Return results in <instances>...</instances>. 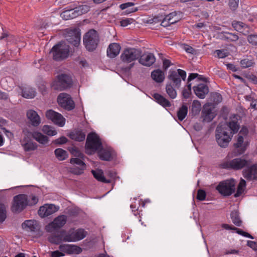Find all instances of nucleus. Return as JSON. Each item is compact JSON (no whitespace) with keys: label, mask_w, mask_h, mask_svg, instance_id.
<instances>
[{"label":"nucleus","mask_w":257,"mask_h":257,"mask_svg":"<svg viewBox=\"0 0 257 257\" xmlns=\"http://www.w3.org/2000/svg\"><path fill=\"white\" fill-rule=\"evenodd\" d=\"M235 184L236 181L231 178L220 182L216 189L221 195L228 196L234 192Z\"/></svg>","instance_id":"nucleus-8"},{"label":"nucleus","mask_w":257,"mask_h":257,"mask_svg":"<svg viewBox=\"0 0 257 257\" xmlns=\"http://www.w3.org/2000/svg\"><path fill=\"white\" fill-rule=\"evenodd\" d=\"M22 227L32 232H35L39 230V226L37 221L34 220H28L22 223Z\"/></svg>","instance_id":"nucleus-27"},{"label":"nucleus","mask_w":257,"mask_h":257,"mask_svg":"<svg viewBox=\"0 0 257 257\" xmlns=\"http://www.w3.org/2000/svg\"><path fill=\"white\" fill-rule=\"evenodd\" d=\"M34 139L39 143L44 145L46 144L49 141L48 137L37 132H34Z\"/></svg>","instance_id":"nucleus-38"},{"label":"nucleus","mask_w":257,"mask_h":257,"mask_svg":"<svg viewBox=\"0 0 257 257\" xmlns=\"http://www.w3.org/2000/svg\"><path fill=\"white\" fill-rule=\"evenodd\" d=\"M47 118L51 119L54 123L60 126H63L65 124V119L59 113L52 109L48 110L46 112Z\"/></svg>","instance_id":"nucleus-16"},{"label":"nucleus","mask_w":257,"mask_h":257,"mask_svg":"<svg viewBox=\"0 0 257 257\" xmlns=\"http://www.w3.org/2000/svg\"><path fill=\"white\" fill-rule=\"evenodd\" d=\"M67 140H68L66 137L62 136V137L58 138V139H56L54 141V142L56 144L62 145V144H65L67 142Z\"/></svg>","instance_id":"nucleus-57"},{"label":"nucleus","mask_w":257,"mask_h":257,"mask_svg":"<svg viewBox=\"0 0 257 257\" xmlns=\"http://www.w3.org/2000/svg\"><path fill=\"white\" fill-rule=\"evenodd\" d=\"M134 22V20L132 18H126L120 21V25L122 27H126L129 24H132Z\"/></svg>","instance_id":"nucleus-55"},{"label":"nucleus","mask_w":257,"mask_h":257,"mask_svg":"<svg viewBox=\"0 0 257 257\" xmlns=\"http://www.w3.org/2000/svg\"><path fill=\"white\" fill-rule=\"evenodd\" d=\"M171 65V62L169 60L164 59L163 60V67L165 70H166Z\"/></svg>","instance_id":"nucleus-60"},{"label":"nucleus","mask_w":257,"mask_h":257,"mask_svg":"<svg viewBox=\"0 0 257 257\" xmlns=\"http://www.w3.org/2000/svg\"><path fill=\"white\" fill-rule=\"evenodd\" d=\"M83 42L87 50L90 52L93 51L96 49L99 42L97 31L93 29L89 30L84 35Z\"/></svg>","instance_id":"nucleus-3"},{"label":"nucleus","mask_w":257,"mask_h":257,"mask_svg":"<svg viewBox=\"0 0 257 257\" xmlns=\"http://www.w3.org/2000/svg\"><path fill=\"white\" fill-rule=\"evenodd\" d=\"M215 52L219 58H224L227 56L226 53L222 50H217Z\"/></svg>","instance_id":"nucleus-59"},{"label":"nucleus","mask_w":257,"mask_h":257,"mask_svg":"<svg viewBox=\"0 0 257 257\" xmlns=\"http://www.w3.org/2000/svg\"><path fill=\"white\" fill-rule=\"evenodd\" d=\"M72 85L73 80L71 76L69 74L62 73L57 76L53 87L55 90L62 91L71 88Z\"/></svg>","instance_id":"nucleus-5"},{"label":"nucleus","mask_w":257,"mask_h":257,"mask_svg":"<svg viewBox=\"0 0 257 257\" xmlns=\"http://www.w3.org/2000/svg\"><path fill=\"white\" fill-rule=\"evenodd\" d=\"M67 216L65 215H59L54 220L46 226L45 229L47 232H52L56 229L63 227L66 223Z\"/></svg>","instance_id":"nucleus-14"},{"label":"nucleus","mask_w":257,"mask_h":257,"mask_svg":"<svg viewBox=\"0 0 257 257\" xmlns=\"http://www.w3.org/2000/svg\"><path fill=\"white\" fill-rule=\"evenodd\" d=\"M247 146V143H243V138L241 135L238 137L236 143L234 144V146L235 148H240L239 154H241L245 152Z\"/></svg>","instance_id":"nucleus-33"},{"label":"nucleus","mask_w":257,"mask_h":257,"mask_svg":"<svg viewBox=\"0 0 257 257\" xmlns=\"http://www.w3.org/2000/svg\"><path fill=\"white\" fill-rule=\"evenodd\" d=\"M240 116L237 114H233L230 116L229 120L227 122V126L229 130H227L230 134L233 135L237 133L239 130L240 124L238 120Z\"/></svg>","instance_id":"nucleus-18"},{"label":"nucleus","mask_w":257,"mask_h":257,"mask_svg":"<svg viewBox=\"0 0 257 257\" xmlns=\"http://www.w3.org/2000/svg\"><path fill=\"white\" fill-rule=\"evenodd\" d=\"M38 201V198L34 195L19 194L14 197L12 210L13 212H20L27 206L34 205Z\"/></svg>","instance_id":"nucleus-1"},{"label":"nucleus","mask_w":257,"mask_h":257,"mask_svg":"<svg viewBox=\"0 0 257 257\" xmlns=\"http://www.w3.org/2000/svg\"><path fill=\"white\" fill-rule=\"evenodd\" d=\"M225 38L230 41H236L238 40V36L234 34H232L230 33H226V35L225 36Z\"/></svg>","instance_id":"nucleus-51"},{"label":"nucleus","mask_w":257,"mask_h":257,"mask_svg":"<svg viewBox=\"0 0 257 257\" xmlns=\"http://www.w3.org/2000/svg\"><path fill=\"white\" fill-rule=\"evenodd\" d=\"M120 46L116 43L110 44L107 50V56L111 58L115 57L120 52Z\"/></svg>","instance_id":"nucleus-26"},{"label":"nucleus","mask_w":257,"mask_h":257,"mask_svg":"<svg viewBox=\"0 0 257 257\" xmlns=\"http://www.w3.org/2000/svg\"><path fill=\"white\" fill-rule=\"evenodd\" d=\"M249 43L254 46H257V35H249L247 36Z\"/></svg>","instance_id":"nucleus-53"},{"label":"nucleus","mask_w":257,"mask_h":257,"mask_svg":"<svg viewBox=\"0 0 257 257\" xmlns=\"http://www.w3.org/2000/svg\"><path fill=\"white\" fill-rule=\"evenodd\" d=\"M36 92L34 88L26 87L22 90V96L26 98H33L36 96Z\"/></svg>","instance_id":"nucleus-36"},{"label":"nucleus","mask_w":257,"mask_h":257,"mask_svg":"<svg viewBox=\"0 0 257 257\" xmlns=\"http://www.w3.org/2000/svg\"><path fill=\"white\" fill-rule=\"evenodd\" d=\"M179 19L176 12H172L165 17H163V20L162 23H160V25L164 27H168L171 24L177 23L179 21Z\"/></svg>","instance_id":"nucleus-20"},{"label":"nucleus","mask_w":257,"mask_h":257,"mask_svg":"<svg viewBox=\"0 0 257 257\" xmlns=\"http://www.w3.org/2000/svg\"><path fill=\"white\" fill-rule=\"evenodd\" d=\"M98 154L101 160L109 161L113 159V151L111 149L101 148L99 150Z\"/></svg>","instance_id":"nucleus-28"},{"label":"nucleus","mask_w":257,"mask_h":257,"mask_svg":"<svg viewBox=\"0 0 257 257\" xmlns=\"http://www.w3.org/2000/svg\"><path fill=\"white\" fill-rule=\"evenodd\" d=\"M248 133V128H247L246 126H243L240 132H239V134L244 136H246L247 135Z\"/></svg>","instance_id":"nucleus-62"},{"label":"nucleus","mask_w":257,"mask_h":257,"mask_svg":"<svg viewBox=\"0 0 257 257\" xmlns=\"http://www.w3.org/2000/svg\"><path fill=\"white\" fill-rule=\"evenodd\" d=\"M251 160H246L243 158H236L230 160L223 162L220 167L223 169L240 170L247 167L251 163Z\"/></svg>","instance_id":"nucleus-2"},{"label":"nucleus","mask_w":257,"mask_h":257,"mask_svg":"<svg viewBox=\"0 0 257 257\" xmlns=\"http://www.w3.org/2000/svg\"><path fill=\"white\" fill-rule=\"evenodd\" d=\"M91 173L93 174L94 177L99 182L105 183H109L111 182L110 180H107L105 178L103 175V172L101 170H92Z\"/></svg>","instance_id":"nucleus-31"},{"label":"nucleus","mask_w":257,"mask_h":257,"mask_svg":"<svg viewBox=\"0 0 257 257\" xmlns=\"http://www.w3.org/2000/svg\"><path fill=\"white\" fill-rule=\"evenodd\" d=\"M199 76V74L197 73H190L188 78V81L190 82L191 80L194 79Z\"/></svg>","instance_id":"nucleus-64"},{"label":"nucleus","mask_w":257,"mask_h":257,"mask_svg":"<svg viewBox=\"0 0 257 257\" xmlns=\"http://www.w3.org/2000/svg\"><path fill=\"white\" fill-rule=\"evenodd\" d=\"M186 77V73L184 70L178 69L177 71L170 70L168 76V79L171 80L177 88L180 86L181 80H185Z\"/></svg>","instance_id":"nucleus-12"},{"label":"nucleus","mask_w":257,"mask_h":257,"mask_svg":"<svg viewBox=\"0 0 257 257\" xmlns=\"http://www.w3.org/2000/svg\"><path fill=\"white\" fill-rule=\"evenodd\" d=\"M59 248L61 251L68 253H79L82 250L81 247L73 244H61L59 246Z\"/></svg>","instance_id":"nucleus-24"},{"label":"nucleus","mask_w":257,"mask_h":257,"mask_svg":"<svg viewBox=\"0 0 257 257\" xmlns=\"http://www.w3.org/2000/svg\"><path fill=\"white\" fill-rule=\"evenodd\" d=\"M238 2L236 0H229V6L232 10H235L238 7Z\"/></svg>","instance_id":"nucleus-56"},{"label":"nucleus","mask_w":257,"mask_h":257,"mask_svg":"<svg viewBox=\"0 0 257 257\" xmlns=\"http://www.w3.org/2000/svg\"><path fill=\"white\" fill-rule=\"evenodd\" d=\"M86 236V232L83 229L75 230L74 228L70 229L64 234L63 241L67 242H75L80 240Z\"/></svg>","instance_id":"nucleus-10"},{"label":"nucleus","mask_w":257,"mask_h":257,"mask_svg":"<svg viewBox=\"0 0 257 257\" xmlns=\"http://www.w3.org/2000/svg\"><path fill=\"white\" fill-rule=\"evenodd\" d=\"M26 152L34 151L37 149L38 145L33 141H29L21 144Z\"/></svg>","instance_id":"nucleus-42"},{"label":"nucleus","mask_w":257,"mask_h":257,"mask_svg":"<svg viewBox=\"0 0 257 257\" xmlns=\"http://www.w3.org/2000/svg\"><path fill=\"white\" fill-rule=\"evenodd\" d=\"M59 209V206L54 204H45L40 207L38 210V214L41 217H45L53 214Z\"/></svg>","instance_id":"nucleus-17"},{"label":"nucleus","mask_w":257,"mask_h":257,"mask_svg":"<svg viewBox=\"0 0 257 257\" xmlns=\"http://www.w3.org/2000/svg\"><path fill=\"white\" fill-rule=\"evenodd\" d=\"M156 58L153 54L149 53L144 54L140 57L139 62L143 65L150 66L155 62Z\"/></svg>","instance_id":"nucleus-23"},{"label":"nucleus","mask_w":257,"mask_h":257,"mask_svg":"<svg viewBox=\"0 0 257 257\" xmlns=\"http://www.w3.org/2000/svg\"><path fill=\"white\" fill-rule=\"evenodd\" d=\"M245 168L242 171L243 176L247 180H257V165H250Z\"/></svg>","instance_id":"nucleus-19"},{"label":"nucleus","mask_w":257,"mask_h":257,"mask_svg":"<svg viewBox=\"0 0 257 257\" xmlns=\"http://www.w3.org/2000/svg\"><path fill=\"white\" fill-rule=\"evenodd\" d=\"M76 9H78L76 11L80 12L79 15L86 13L89 11V7L86 5L81 6Z\"/></svg>","instance_id":"nucleus-54"},{"label":"nucleus","mask_w":257,"mask_h":257,"mask_svg":"<svg viewBox=\"0 0 257 257\" xmlns=\"http://www.w3.org/2000/svg\"><path fill=\"white\" fill-rule=\"evenodd\" d=\"M23 138L21 140V144L29 141H32V138H34V132H30L28 129H24L23 131Z\"/></svg>","instance_id":"nucleus-37"},{"label":"nucleus","mask_w":257,"mask_h":257,"mask_svg":"<svg viewBox=\"0 0 257 257\" xmlns=\"http://www.w3.org/2000/svg\"><path fill=\"white\" fill-rule=\"evenodd\" d=\"M68 136L72 140L82 142L85 140V134L81 131L77 130L71 132Z\"/></svg>","instance_id":"nucleus-30"},{"label":"nucleus","mask_w":257,"mask_h":257,"mask_svg":"<svg viewBox=\"0 0 257 257\" xmlns=\"http://www.w3.org/2000/svg\"><path fill=\"white\" fill-rule=\"evenodd\" d=\"M6 218V208L4 204H0V223H2Z\"/></svg>","instance_id":"nucleus-47"},{"label":"nucleus","mask_w":257,"mask_h":257,"mask_svg":"<svg viewBox=\"0 0 257 257\" xmlns=\"http://www.w3.org/2000/svg\"><path fill=\"white\" fill-rule=\"evenodd\" d=\"M211 98L214 103L218 104L222 101V98L220 94L218 92L211 93Z\"/></svg>","instance_id":"nucleus-50"},{"label":"nucleus","mask_w":257,"mask_h":257,"mask_svg":"<svg viewBox=\"0 0 257 257\" xmlns=\"http://www.w3.org/2000/svg\"><path fill=\"white\" fill-rule=\"evenodd\" d=\"M51 53L53 58L56 61L62 60L68 57L69 53V46L63 42H61L53 46Z\"/></svg>","instance_id":"nucleus-4"},{"label":"nucleus","mask_w":257,"mask_h":257,"mask_svg":"<svg viewBox=\"0 0 257 257\" xmlns=\"http://www.w3.org/2000/svg\"><path fill=\"white\" fill-rule=\"evenodd\" d=\"M65 231H62L60 234H52L48 237V240L52 243L59 244L63 240V237L64 236L63 233Z\"/></svg>","instance_id":"nucleus-34"},{"label":"nucleus","mask_w":257,"mask_h":257,"mask_svg":"<svg viewBox=\"0 0 257 257\" xmlns=\"http://www.w3.org/2000/svg\"><path fill=\"white\" fill-rule=\"evenodd\" d=\"M42 131L46 134L51 136H55L57 134V132L53 129V127L48 125H45L43 127Z\"/></svg>","instance_id":"nucleus-46"},{"label":"nucleus","mask_w":257,"mask_h":257,"mask_svg":"<svg viewBox=\"0 0 257 257\" xmlns=\"http://www.w3.org/2000/svg\"><path fill=\"white\" fill-rule=\"evenodd\" d=\"M64 255L63 253L58 250L54 251L51 252V257H60Z\"/></svg>","instance_id":"nucleus-63"},{"label":"nucleus","mask_w":257,"mask_h":257,"mask_svg":"<svg viewBox=\"0 0 257 257\" xmlns=\"http://www.w3.org/2000/svg\"><path fill=\"white\" fill-rule=\"evenodd\" d=\"M85 148L87 151L95 152L102 148L99 137L95 133H89L87 137Z\"/></svg>","instance_id":"nucleus-7"},{"label":"nucleus","mask_w":257,"mask_h":257,"mask_svg":"<svg viewBox=\"0 0 257 257\" xmlns=\"http://www.w3.org/2000/svg\"><path fill=\"white\" fill-rule=\"evenodd\" d=\"M27 116L33 126H37L40 124L41 119L36 111L29 110L27 111Z\"/></svg>","instance_id":"nucleus-25"},{"label":"nucleus","mask_w":257,"mask_h":257,"mask_svg":"<svg viewBox=\"0 0 257 257\" xmlns=\"http://www.w3.org/2000/svg\"><path fill=\"white\" fill-rule=\"evenodd\" d=\"M188 112V107L183 104L177 112V117L180 121H182L186 116Z\"/></svg>","instance_id":"nucleus-40"},{"label":"nucleus","mask_w":257,"mask_h":257,"mask_svg":"<svg viewBox=\"0 0 257 257\" xmlns=\"http://www.w3.org/2000/svg\"><path fill=\"white\" fill-rule=\"evenodd\" d=\"M70 151L74 157L77 158H83L84 157V154L76 147H72L71 150H70Z\"/></svg>","instance_id":"nucleus-48"},{"label":"nucleus","mask_w":257,"mask_h":257,"mask_svg":"<svg viewBox=\"0 0 257 257\" xmlns=\"http://www.w3.org/2000/svg\"><path fill=\"white\" fill-rule=\"evenodd\" d=\"M215 116V114L213 112L212 109L209 105H205L202 110L201 117L203 121L209 122L211 121Z\"/></svg>","instance_id":"nucleus-21"},{"label":"nucleus","mask_w":257,"mask_h":257,"mask_svg":"<svg viewBox=\"0 0 257 257\" xmlns=\"http://www.w3.org/2000/svg\"><path fill=\"white\" fill-rule=\"evenodd\" d=\"M65 38L69 43L75 47H78L80 44L81 34L79 29H74L66 31Z\"/></svg>","instance_id":"nucleus-15"},{"label":"nucleus","mask_w":257,"mask_h":257,"mask_svg":"<svg viewBox=\"0 0 257 257\" xmlns=\"http://www.w3.org/2000/svg\"><path fill=\"white\" fill-rule=\"evenodd\" d=\"M191 94V90H190L189 89L184 88L182 92L183 97L186 99L190 97Z\"/></svg>","instance_id":"nucleus-58"},{"label":"nucleus","mask_w":257,"mask_h":257,"mask_svg":"<svg viewBox=\"0 0 257 257\" xmlns=\"http://www.w3.org/2000/svg\"><path fill=\"white\" fill-rule=\"evenodd\" d=\"M83 158H71L70 163L74 166L69 168L71 173L75 175H81L83 173L86 169V165L82 159Z\"/></svg>","instance_id":"nucleus-13"},{"label":"nucleus","mask_w":257,"mask_h":257,"mask_svg":"<svg viewBox=\"0 0 257 257\" xmlns=\"http://www.w3.org/2000/svg\"><path fill=\"white\" fill-rule=\"evenodd\" d=\"M54 153L56 158L60 161H63L68 157L67 152L61 148L56 149Z\"/></svg>","instance_id":"nucleus-39"},{"label":"nucleus","mask_w":257,"mask_h":257,"mask_svg":"<svg viewBox=\"0 0 257 257\" xmlns=\"http://www.w3.org/2000/svg\"><path fill=\"white\" fill-rule=\"evenodd\" d=\"M184 49L186 51V52L188 53L194 54L195 52V50L192 47L188 45H185L184 46Z\"/></svg>","instance_id":"nucleus-61"},{"label":"nucleus","mask_w":257,"mask_h":257,"mask_svg":"<svg viewBox=\"0 0 257 257\" xmlns=\"http://www.w3.org/2000/svg\"><path fill=\"white\" fill-rule=\"evenodd\" d=\"M215 133L216 140L218 145L222 148L226 147L231 141L233 135L228 132L226 128L221 126H218L216 127Z\"/></svg>","instance_id":"nucleus-6"},{"label":"nucleus","mask_w":257,"mask_h":257,"mask_svg":"<svg viewBox=\"0 0 257 257\" xmlns=\"http://www.w3.org/2000/svg\"><path fill=\"white\" fill-rule=\"evenodd\" d=\"M163 20V16H157L153 17H149L147 20V23L150 24H156L162 23Z\"/></svg>","instance_id":"nucleus-45"},{"label":"nucleus","mask_w":257,"mask_h":257,"mask_svg":"<svg viewBox=\"0 0 257 257\" xmlns=\"http://www.w3.org/2000/svg\"><path fill=\"white\" fill-rule=\"evenodd\" d=\"M206 196V192L202 189H199L197 191L196 198L200 201H203L205 199Z\"/></svg>","instance_id":"nucleus-52"},{"label":"nucleus","mask_w":257,"mask_h":257,"mask_svg":"<svg viewBox=\"0 0 257 257\" xmlns=\"http://www.w3.org/2000/svg\"><path fill=\"white\" fill-rule=\"evenodd\" d=\"M166 91L168 96L171 99H174L177 96V92L170 83L167 84Z\"/></svg>","instance_id":"nucleus-44"},{"label":"nucleus","mask_w":257,"mask_h":257,"mask_svg":"<svg viewBox=\"0 0 257 257\" xmlns=\"http://www.w3.org/2000/svg\"><path fill=\"white\" fill-rule=\"evenodd\" d=\"M246 187V182L243 179H241L237 187L236 192L234 194L235 197H238L240 196L242 193L244 192V189Z\"/></svg>","instance_id":"nucleus-41"},{"label":"nucleus","mask_w":257,"mask_h":257,"mask_svg":"<svg viewBox=\"0 0 257 257\" xmlns=\"http://www.w3.org/2000/svg\"><path fill=\"white\" fill-rule=\"evenodd\" d=\"M156 102L164 107L171 106V102L159 93H154L153 95Z\"/></svg>","instance_id":"nucleus-29"},{"label":"nucleus","mask_w":257,"mask_h":257,"mask_svg":"<svg viewBox=\"0 0 257 257\" xmlns=\"http://www.w3.org/2000/svg\"><path fill=\"white\" fill-rule=\"evenodd\" d=\"M201 109V105L198 100H194L192 102L190 114L194 116L199 114Z\"/></svg>","instance_id":"nucleus-35"},{"label":"nucleus","mask_w":257,"mask_h":257,"mask_svg":"<svg viewBox=\"0 0 257 257\" xmlns=\"http://www.w3.org/2000/svg\"><path fill=\"white\" fill-rule=\"evenodd\" d=\"M230 216L232 222L235 225L240 226L242 221L240 219L238 212L236 211H232Z\"/></svg>","instance_id":"nucleus-43"},{"label":"nucleus","mask_w":257,"mask_h":257,"mask_svg":"<svg viewBox=\"0 0 257 257\" xmlns=\"http://www.w3.org/2000/svg\"><path fill=\"white\" fill-rule=\"evenodd\" d=\"M59 105L67 110H71L75 108V103L71 96L66 93H60L57 97Z\"/></svg>","instance_id":"nucleus-11"},{"label":"nucleus","mask_w":257,"mask_h":257,"mask_svg":"<svg viewBox=\"0 0 257 257\" xmlns=\"http://www.w3.org/2000/svg\"><path fill=\"white\" fill-rule=\"evenodd\" d=\"M254 64L252 60L245 58L240 61V65L242 68H245L251 66Z\"/></svg>","instance_id":"nucleus-49"},{"label":"nucleus","mask_w":257,"mask_h":257,"mask_svg":"<svg viewBox=\"0 0 257 257\" xmlns=\"http://www.w3.org/2000/svg\"><path fill=\"white\" fill-rule=\"evenodd\" d=\"M151 77L156 82L161 83L165 79L164 73L160 69L155 70L151 73Z\"/></svg>","instance_id":"nucleus-32"},{"label":"nucleus","mask_w":257,"mask_h":257,"mask_svg":"<svg viewBox=\"0 0 257 257\" xmlns=\"http://www.w3.org/2000/svg\"><path fill=\"white\" fill-rule=\"evenodd\" d=\"M193 89L196 95L200 99L204 98L209 92L208 87L205 84H199L197 86H194Z\"/></svg>","instance_id":"nucleus-22"},{"label":"nucleus","mask_w":257,"mask_h":257,"mask_svg":"<svg viewBox=\"0 0 257 257\" xmlns=\"http://www.w3.org/2000/svg\"><path fill=\"white\" fill-rule=\"evenodd\" d=\"M141 55L142 51L140 49L126 48L122 52L120 59L124 63H129L139 59Z\"/></svg>","instance_id":"nucleus-9"}]
</instances>
